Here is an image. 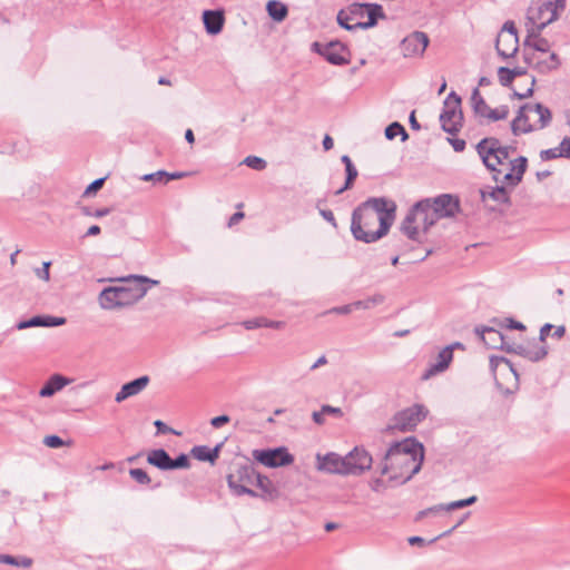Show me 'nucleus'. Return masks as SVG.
Masks as SVG:
<instances>
[{
  "instance_id": "nucleus-1",
  "label": "nucleus",
  "mask_w": 570,
  "mask_h": 570,
  "mask_svg": "<svg viewBox=\"0 0 570 570\" xmlns=\"http://www.w3.org/2000/svg\"><path fill=\"white\" fill-rule=\"evenodd\" d=\"M424 445L414 436L393 442L377 469L394 485H403L417 474L424 462Z\"/></svg>"
},
{
  "instance_id": "nucleus-2",
  "label": "nucleus",
  "mask_w": 570,
  "mask_h": 570,
  "mask_svg": "<svg viewBox=\"0 0 570 570\" xmlns=\"http://www.w3.org/2000/svg\"><path fill=\"white\" fill-rule=\"evenodd\" d=\"M128 285L104 288L99 295V304L104 309H114L135 304L148 292L145 284L157 285L158 281L146 276L130 275L125 279Z\"/></svg>"
},
{
  "instance_id": "nucleus-3",
  "label": "nucleus",
  "mask_w": 570,
  "mask_h": 570,
  "mask_svg": "<svg viewBox=\"0 0 570 570\" xmlns=\"http://www.w3.org/2000/svg\"><path fill=\"white\" fill-rule=\"evenodd\" d=\"M431 205V198L416 202L406 213L401 223V232L413 242L421 240V232L425 234L438 222Z\"/></svg>"
},
{
  "instance_id": "nucleus-4",
  "label": "nucleus",
  "mask_w": 570,
  "mask_h": 570,
  "mask_svg": "<svg viewBox=\"0 0 570 570\" xmlns=\"http://www.w3.org/2000/svg\"><path fill=\"white\" fill-rule=\"evenodd\" d=\"M564 0H534L527 12V31L537 36L551 22L558 19L559 12L564 9Z\"/></svg>"
},
{
  "instance_id": "nucleus-5",
  "label": "nucleus",
  "mask_w": 570,
  "mask_h": 570,
  "mask_svg": "<svg viewBox=\"0 0 570 570\" xmlns=\"http://www.w3.org/2000/svg\"><path fill=\"white\" fill-rule=\"evenodd\" d=\"M256 474H258L253 464L248 462L234 463V471L227 475V484L234 495L258 497V492L250 489L249 485L255 483Z\"/></svg>"
},
{
  "instance_id": "nucleus-6",
  "label": "nucleus",
  "mask_w": 570,
  "mask_h": 570,
  "mask_svg": "<svg viewBox=\"0 0 570 570\" xmlns=\"http://www.w3.org/2000/svg\"><path fill=\"white\" fill-rule=\"evenodd\" d=\"M364 205L377 214L376 220H379L380 226L374 232V238H382L387 235L395 219L397 208L395 202L385 197H370L364 202Z\"/></svg>"
},
{
  "instance_id": "nucleus-7",
  "label": "nucleus",
  "mask_w": 570,
  "mask_h": 570,
  "mask_svg": "<svg viewBox=\"0 0 570 570\" xmlns=\"http://www.w3.org/2000/svg\"><path fill=\"white\" fill-rule=\"evenodd\" d=\"M441 128L454 136L463 126V112L461 109V97L451 91L443 102V109L440 114Z\"/></svg>"
},
{
  "instance_id": "nucleus-8",
  "label": "nucleus",
  "mask_w": 570,
  "mask_h": 570,
  "mask_svg": "<svg viewBox=\"0 0 570 570\" xmlns=\"http://www.w3.org/2000/svg\"><path fill=\"white\" fill-rule=\"evenodd\" d=\"M376 222V217L373 213L368 212V208L362 203L354 208L351 218V233L356 240L365 244H371L380 238H374V232L365 230L370 228Z\"/></svg>"
},
{
  "instance_id": "nucleus-9",
  "label": "nucleus",
  "mask_w": 570,
  "mask_h": 570,
  "mask_svg": "<svg viewBox=\"0 0 570 570\" xmlns=\"http://www.w3.org/2000/svg\"><path fill=\"white\" fill-rule=\"evenodd\" d=\"M252 455L254 460L267 468L285 466L294 462V456L285 446H278L274 449H256L253 450Z\"/></svg>"
},
{
  "instance_id": "nucleus-10",
  "label": "nucleus",
  "mask_w": 570,
  "mask_h": 570,
  "mask_svg": "<svg viewBox=\"0 0 570 570\" xmlns=\"http://www.w3.org/2000/svg\"><path fill=\"white\" fill-rule=\"evenodd\" d=\"M312 50L334 66H345L350 63L347 56L350 55L348 48L341 41H330L322 45L317 41L312 43Z\"/></svg>"
},
{
  "instance_id": "nucleus-11",
  "label": "nucleus",
  "mask_w": 570,
  "mask_h": 570,
  "mask_svg": "<svg viewBox=\"0 0 570 570\" xmlns=\"http://www.w3.org/2000/svg\"><path fill=\"white\" fill-rule=\"evenodd\" d=\"M429 414V410L423 404H413L400 412L394 417L393 428L406 432L414 430Z\"/></svg>"
},
{
  "instance_id": "nucleus-12",
  "label": "nucleus",
  "mask_w": 570,
  "mask_h": 570,
  "mask_svg": "<svg viewBox=\"0 0 570 570\" xmlns=\"http://www.w3.org/2000/svg\"><path fill=\"white\" fill-rule=\"evenodd\" d=\"M347 475H361L370 470L373 463L372 455L361 446H355L345 455Z\"/></svg>"
},
{
  "instance_id": "nucleus-13",
  "label": "nucleus",
  "mask_w": 570,
  "mask_h": 570,
  "mask_svg": "<svg viewBox=\"0 0 570 570\" xmlns=\"http://www.w3.org/2000/svg\"><path fill=\"white\" fill-rule=\"evenodd\" d=\"M430 39L423 31H413L400 43L401 51L405 58L421 57L429 46Z\"/></svg>"
},
{
  "instance_id": "nucleus-14",
  "label": "nucleus",
  "mask_w": 570,
  "mask_h": 570,
  "mask_svg": "<svg viewBox=\"0 0 570 570\" xmlns=\"http://www.w3.org/2000/svg\"><path fill=\"white\" fill-rule=\"evenodd\" d=\"M431 205L438 219L454 217L460 212V200L451 194H442L431 198Z\"/></svg>"
},
{
  "instance_id": "nucleus-15",
  "label": "nucleus",
  "mask_w": 570,
  "mask_h": 570,
  "mask_svg": "<svg viewBox=\"0 0 570 570\" xmlns=\"http://www.w3.org/2000/svg\"><path fill=\"white\" fill-rule=\"evenodd\" d=\"M316 469L322 472L347 475L345 456L335 452L316 454Z\"/></svg>"
},
{
  "instance_id": "nucleus-16",
  "label": "nucleus",
  "mask_w": 570,
  "mask_h": 570,
  "mask_svg": "<svg viewBox=\"0 0 570 570\" xmlns=\"http://www.w3.org/2000/svg\"><path fill=\"white\" fill-rule=\"evenodd\" d=\"M500 147H502V145L495 137H485L481 139L475 147L484 166L490 171H498V174H500V169L495 167V164L491 161V158L494 159Z\"/></svg>"
},
{
  "instance_id": "nucleus-17",
  "label": "nucleus",
  "mask_w": 570,
  "mask_h": 570,
  "mask_svg": "<svg viewBox=\"0 0 570 570\" xmlns=\"http://www.w3.org/2000/svg\"><path fill=\"white\" fill-rule=\"evenodd\" d=\"M502 31H507L509 33L507 37V42H509V46H512V49L509 52L500 48V45L505 42L502 33H500L497 38L495 49L499 56H501L503 59H508L513 57L518 51V31L513 21H505L502 27Z\"/></svg>"
},
{
  "instance_id": "nucleus-18",
  "label": "nucleus",
  "mask_w": 570,
  "mask_h": 570,
  "mask_svg": "<svg viewBox=\"0 0 570 570\" xmlns=\"http://www.w3.org/2000/svg\"><path fill=\"white\" fill-rule=\"evenodd\" d=\"M508 353L517 354L535 363L542 361L548 355V346L546 344L538 345L537 343L533 346L519 344L518 346L509 347Z\"/></svg>"
},
{
  "instance_id": "nucleus-19",
  "label": "nucleus",
  "mask_w": 570,
  "mask_h": 570,
  "mask_svg": "<svg viewBox=\"0 0 570 570\" xmlns=\"http://www.w3.org/2000/svg\"><path fill=\"white\" fill-rule=\"evenodd\" d=\"M452 361L453 354L451 353V348H442L438 354L436 362L430 364V366L423 372L421 379L426 381L440 373H443L445 370H448Z\"/></svg>"
},
{
  "instance_id": "nucleus-20",
  "label": "nucleus",
  "mask_w": 570,
  "mask_h": 570,
  "mask_svg": "<svg viewBox=\"0 0 570 570\" xmlns=\"http://www.w3.org/2000/svg\"><path fill=\"white\" fill-rule=\"evenodd\" d=\"M530 112V104H524L519 108L517 117L511 121V131L514 136L529 134L535 130V127L529 121Z\"/></svg>"
},
{
  "instance_id": "nucleus-21",
  "label": "nucleus",
  "mask_w": 570,
  "mask_h": 570,
  "mask_svg": "<svg viewBox=\"0 0 570 570\" xmlns=\"http://www.w3.org/2000/svg\"><path fill=\"white\" fill-rule=\"evenodd\" d=\"M474 333L489 348L498 350L504 344V335L501 330L492 326H475Z\"/></svg>"
},
{
  "instance_id": "nucleus-22",
  "label": "nucleus",
  "mask_w": 570,
  "mask_h": 570,
  "mask_svg": "<svg viewBox=\"0 0 570 570\" xmlns=\"http://www.w3.org/2000/svg\"><path fill=\"white\" fill-rule=\"evenodd\" d=\"M150 379L148 375L139 376L130 382L125 383L120 391L116 394L115 401L117 403H121L126 399L130 396H135L139 394L142 390L147 387L149 384Z\"/></svg>"
},
{
  "instance_id": "nucleus-23",
  "label": "nucleus",
  "mask_w": 570,
  "mask_h": 570,
  "mask_svg": "<svg viewBox=\"0 0 570 570\" xmlns=\"http://www.w3.org/2000/svg\"><path fill=\"white\" fill-rule=\"evenodd\" d=\"M203 22L208 35L216 36L222 32L225 23V13L223 10H205L203 12Z\"/></svg>"
},
{
  "instance_id": "nucleus-24",
  "label": "nucleus",
  "mask_w": 570,
  "mask_h": 570,
  "mask_svg": "<svg viewBox=\"0 0 570 570\" xmlns=\"http://www.w3.org/2000/svg\"><path fill=\"white\" fill-rule=\"evenodd\" d=\"M254 484L261 490L257 498H261L264 501H274L279 497L277 487L266 475L261 473L256 474Z\"/></svg>"
},
{
  "instance_id": "nucleus-25",
  "label": "nucleus",
  "mask_w": 570,
  "mask_h": 570,
  "mask_svg": "<svg viewBox=\"0 0 570 570\" xmlns=\"http://www.w3.org/2000/svg\"><path fill=\"white\" fill-rule=\"evenodd\" d=\"M222 448L223 442L216 444L214 448H209L207 445H195L190 450V455L198 461L214 464L219 458Z\"/></svg>"
},
{
  "instance_id": "nucleus-26",
  "label": "nucleus",
  "mask_w": 570,
  "mask_h": 570,
  "mask_svg": "<svg viewBox=\"0 0 570 570\" xmlns=\"http://www.w3.org/2000/svg\"><path fill=\"white\" fill-rule=\"evenodd\" d=\"M365 16H367V20L356 21L354 22V27L365 30L376 26L377 20L384 18L382 6L379 3H365Z\"/></svg>"
},
{
  "instance_id": "nucleus-27",
  "label": "nucleus",
  "mask_w": 570,
  "mask_h": 570,
  "mask_svg": "<svg viewBox=\"0 0 570 570\" xmlns=\"http://www.w3.org/2000/svg\"><path fill=\"white\" fill-rule=\"evenodd\" d=\"M70 383V380L61 374L51 375L48 381L43 384V386L39 391V395L41 397H50L61 389H63L67 384Z\"/></svg>"
},
{
  "instance_id": "nucleus-28",
  "label": "nucleus",
  "mask_w": 570,
  "mask_h": 570,
  "mask_svg": "<svg viewBox=\"0 0 570 570\" xmlns=\"http://www.w3.org/2000/svg\"><path fill=\"white\" fill-rule=\"evenodd\" d=\"M147 462L161 471H170L171 458L164 449L149 451L147 454Z\"/></svg>"
},
{
  "instance_id": "nucleus-29",
  "label": "nucleus",
  "mask_w": 570,
  "mask_h": 570,
  "mask_svg": "<svg viewBox=\"0 0 570 570\" xmlns=\"http://www.w3.org/2000/svg\"><path fill=\"white\" fill-rule=\"evenodd\" d=\"M242 325L249 331L261 327L281 330L285 326V323L282 321H271L267 320L266 317L261 316L252 320H246L242 323Z\"/></svg>"
},
{
  "instance_id": "nucleus-30",
  "label": "nucleus",
  "mask_w": 570,
  "mask_h": 570,
  "mask_svg": "<svg viewBox=\"0 0 570 570\" xmlns=\"http://www.w3.org/2000/svg\"><path fill=\"white\" fill-rule=\"evenodd\" d=\"M540 35L541 33L530 37V31H527V37L523 41L524 48H531L543 53L548 52L550 50V42L546 38H542Z\"/></svg>"
},
{
  "instance_id": "nucleus-31",
  "label": "nucleus",
  "mask_w": 570,
  "mask_h": 570,
  "mask_svg": "<svg viewBox=\"0 0 570 570\" xmlns=\"http://www.w3.org/2000/svg\"><path fill=\"white\" fill-rule=\"evenodd\" d=\"M268 16L276 22L283 21L287 14V7L278 0H269L266 4Z\"/></svg>"
},
{
  "instance_id": "nucleus-32",
  "label": "nucleus",
  "mask_w": 570,
  "mask_h": 570,
  "mask_svg": "<svg viewBox=\"0 0 570 570\" xmlns=\"http://www.w3.org/2000/svg\"><path fill=\"white\" fill-rule=\"evenodd\" d=\"M482 199L487 197L492 198L494 202L499 204H510V193L508 188L503 185L497 186L492 188L490 191L482 190L481 191Z\"/></svg>"
},
{
  "instance_id": "nucleus-33",
  "label": "nucleus",
  "mask_w": 570,
  "mask_h": 570,
  "mask_svg": "<svg viewBox=\"0 0 570 570\" xmlns=\"http://www.w3.org/2000/svg\"><path fill=\"white\" fill-rule=\"evenodd\" d=\"M489 365H490V370L494 376H495L497 370L503 365L514 375V377L517 380L519 377V374H518L517 370L514 368L512 362L504 356L491 355L490 360H489Z\"/></svg>"
},
{
  "instance_id": "nucleus-34",
  "label": "nucleus",
  "mask_w": 570,
  "mask_h": 570,
  "mask_svg": "<svg viewBox=\"0 0 570 570\" xmlns=\"http://www.w3.org/2000/svg\"><path fill=\"white\" fill-rule=\"evenodd\" d=\"M531 112H535L539 115V128L543 129L548 127L552 119V114L548 107L544 105L537 102L530 104Z\"/></svg>"
},
{
  "instance_id": "nucleus-35",
  "label": "nucleus",
  "mask_w": 570,
  "mask_h": 570,
  "mask_svg": "<svg viewBox=\"0 0 570 570\" xmlns=\"http://www.w3.org/2000/svg\"><path fill=\"white\" fill-rule=\"evenodd\" d=\"M471 102L474 114L484 117L489 110V106L480 94L479 88H474L471 95Z\"/></svg>"
},
{
  "instance_id": "nucleus-36",
  "label": "nucleus",
  "mask_w": 570,
  "mask_h": 570,
  "mask_svg": "<svg viewBox=\"0 0 570 570\" xmlns=\"http://www.w3.org/2000/svg\"><path fill=\"white\" fill-rule=\"evenodd\" d=\"M32 559L29 557H14L11 554H0V563L13 566V567H22L30 568L32 566Z\"/></svg>"
},
{
  "instance_id": "nucleus-37",
  "label": "nucleus",
  "mask_w": 570,
  "mask_h": 570,
  "mask_svg": "<svg viewBox=\"0 0 570 570\" xmlns=\"http://www.w3.org/2000/svg\"><path fill=\"white\" fill-rule=\"evenodd\" d=\"M384 134H385L386 139H389V140H393L397 136H401L402 141H405L409 138V135H407L404 126L397 121L390 124L385 128Z\"/></svg>"
},
{
  "instance_id": "nucleus-38",
  "label": "nucleus",
  "mask_w": 570,
  "mask_h": 570,
  "mask_svg": "<svg viewBox=\"0 0 570 570\" xmlns=\"http://www.w3.org/2000/svg\"><path fill=\"white\" fill-rule=\"evenodd\" d=\"M559 66L560 59L554 52H551L548 59L537 61V69L540 72H549L556 70L559 68Z\"/></svg>"
},
{
  "instance_id": "nucleus-39",
  "label": "nucleus",
  "mask_w": 570,
  "mask_h": 570,
  "mask_svg": "<svg viewBox=\"0 0 570 570\" xmlns=\"http://www.w3.org/2000/svg\"><path fill=\"white\" fill-rule=\"evenodd\" d=\"M384 298L385 297L382 294H375L366 299L353 302L352 306H354V309H370L375 305L382 304Z\"/></svg>"
},
{
  "instance_id": "nucleus-40",
  "label": "nucleus",
  "mask_w": 570,
  "mask_h": 570,
  "mask_svg": "<svg viewBox=\"0 0 570 570\" xmlns=\"http://www.w3.org/2000/svg\"><path fill=\"white\" fill-rule=\"evenodd\" d=\"M30 327H47L46 315H36L29 320H23L16 324L17 330H26Z\"/></svg>"
},
{
  "instance_id": "nucleus-41",
  "label": "nucleus",
  "mask_w": 570,
  "mask_h": 570,
  "mask_svg": "<svg viewBox=\"0 0 570 570\" xmlns=\"http://www.w3.org/2000/svg\"><path fill=\"white\" fill-rule=\"evenodd\" d=\"M528 168V158L524 156H519L518 158L511 161V171L514 173V178L517 181H521L523 175Z\"/></svg>"
},
{
  "instance_id": "nucleus-42",
  "label": "nucleus",
  "mask_w": 570,
  "mask_h": 570,
  "mask_svg": "<svg viewBox=\"0 0 570 570\" xmlns=\"http://www.w3.org/2000/svg\"><path fill=\"white\" fill-rule=\"evenodd\" d=\"M564 156H570V149L568 146H567V148H563L561 146L559 148H549V149L541 150V153H540V158L543 161L552 160V159H556L559 157L564 158Z\"/></svg>"
},
{
  "instance_id": "nucleus-43",
  "label": "nucleus",
  "mask_w": 570,
  "mask_h": 570,
  "mask_svg": "<svg viewBox=\"0 0 570 570\" xmlns=\"http://www.w3.org/2000/svg\"><path fill=\"white\" fill-rule=\"evenodd\" d=\"M345 173H346L345 183H344V185L340 189H337L335 191V195H341L345 190L351 189L353 187V184H354L355 179L357 178V175H358V171H357V169H356V167L354 165L350 166V167H346L345 168Z\"/></svg>"
},
{
  "instance_id": "nucleus-44",
  "label": "nucleus",
  "mask_w": 570,
  "mask_h": 570,
  "mask_svg": "<svg viewBox=\"0 0 570 570\" xmlns=\"http://www.w3.org/2000/svg\"><path fill=\"white\" fill-rule=\"evenodd\" d=\"M493 174V179L497 181V183H501L502 185L505 184L510 187H515L517 185H519L521 181H517V179L514 178V173L513 171H509L507 174H504L502 176V173L500 171V174H498V171H491Z\"/></svg>"
},
{
  "instance_id": "nucleus-45",
  "label": "nucleus",
  "mask_w": 570,
  "mask_h": 570,
  "mask_svg": "<svg viewBox=\"0 0 570 570\" xmlns=\"http://www.w3.org/2000/svg\"><path fill=\"white\" fill-rule=\"evenodd\" d=\"M509 115V107L507 105H502L499 108L491 109L489 107V110L484 117H488L492 121L503 120Z\"/></svg>"
},
{
  "instance_id": "nucleus-46",
  "label": "nucleus",
  "mask_w": 570,
  "mask_h": 570,
  "mask_svg": "<svg viewBox=\"0 0 570 570\" xmlns=\"http://www.w3.org/2000/svg\"><path fill=\"white\" fill-rule=\"evenodd\" d=\"M355 20H352L351 17H348V12L345 10H340L337 13V23L340 27L344 28L348 31H355L358 28L354 27Z\"/></svg>"
},
{
  "instance_id": "nucleus-47",
  "label": "nucleus",
  "mask_w": 570,
  "mask_h": 570,
  "mask_svg": "<svg viewBox=\"0 0 570 570\" xmlns=\"http://www.w3.org/2000/svg\"><path fill=\"white\" fill-rule=\"evenodd\" d=\"M498 78L500 85L503 87H510L512 85V81L514 80L512 71L508 67L498 68Z\"/></svg>"
},
{
  "instance_id": "nucleus-48",
  "label": "nucleus",
  "mask_w": 570,
  "mask_h": 570,
  "mask_svg": "<svg viewBox=\"0 0 570 570\" xmlns=\"http://www.w3.org/2000/svg\"><path fill=\"white\" fill-rule=\"evenodd\" d=\"M243 164L255 170H264L267 166L266 160L258 156H247Z\"/></svg>"
},
{
  "instance_id": "nucleus-49",
  "label": "nucleus",
  "mask_w": 570,
  "mask_h": 570,
  "mask_svg": "<svg viewBox=\"0 0 570 570\" xmlns=\"http://www.w3.org/2000/svg\"><path fill=\"white\" fill-rule=\"evenodd\" d=\"M348 17H351L352 20L362 21V19L365 17V3H353L348 7Z\"/></svg>"
},
{
  "instance_id": "nucleus-50",
  "label": "nucleus",
  "mask_w": 570,
  "mask_h": 570,
  "mask_svg": "<svg viewBox=\"0 0 570 570\" xmlns=\"http://www.w3.org/2000/svg\"><path fill=\"white\" fill-rule=\"evenodd\" d=\"M515 149L517 148L514 145L500 147L497 156L493 159V164H495V166L503 164V161L507 160L510 157V155L515 151Z\"/></svg>"
},
{
  "instance_id": "nucleus-51",
  "label": "nucleus",
  "mask_w": 570,
  "mask_h": 570,
  "mask_svg": "<svg viewBox=\"0 0 570 570\" xmlns=\"http://www.w3.org/2000/svg\"><path fill=\"white\" fill-rule=\"evenodd\" d=\"M129 475L139 484L148 485L151 482L150 476L142 469H130Z\"/></svg>"
},
{
  "instance_id": "nucleus-52",
  "label": "nucleus",
  "mask_w": 570,
  "mask_h": 570,
  "mask_svg": "<svg viewBox=\"0 0 570 570\" xmlns=\"http://www.w3.org/2000/svg\"><path fill=\"white\" fill-rule=\"evenodd\" d=\"M476 501H478V498L475 495H472V497H469V498L463 499V500H458V501H453V502L446 503L445 509H446V511L462 509V508L472 505Z\"/></svg>"
},
{
  "instance_id": "nucleus-53",
  "label": "nucleus",
  "mask_w": 570,
  "mask_h": 570,
  "mask_svg": "<svg viewBox=\"0 0 570 570\" xmlns=\"http://www.w3.org/2000/svg\"><path fill=\"white\" fill-rule=\"evenodd\" d=\"M190 466L189 456L185 453H180L177 458L171 459L170 471L176 469H188Z\"/></svg>"
},
{
  "instance_id": "nucleus-54",
  "label": "nucleus",
  "mask_w": 570,
  "mask_h": 570,
  "mask_svg": "<svg viewBox=\"0 0 570 570\" xmlns=\"http://www.w3.org/2000/svg\"><path fill=\"white\" fill-rule=\"evenodd\" d=\"M492 322L497 323L501 328L507 327L509 330H518V331H524L525 325L519 321H515L513 318H505V325L501 321L493 320Z\"/></svg>"
},
{
  "instance_id": "nucleus-55",
  "label": "nucleus",
  "mask_w": 570,
  "mask_h": 570,
  "mask_svg": "<svg viewBox=\"0 0 570 570\" xmlns=\"http://www.w3.org/2000/svg\"><path fill=\"white\" fill-rule=\"evenodd\" d=\"M50 266H51V262L50 261L43 262L41 267L35 268L36 276L38 278L45 281V282H49V279H50Z\"/></svg>"
},
{
  "instance_id": "nucleus-56",
  "label": "nucleus",
  "mask_w": 570,
  "mask_h": 570,
  "mask_svg": "<svg viewBox=\"0 0 570 570\" xmlns=\"http://www.w3.org/2000/svg\"><path fill=\"white\" fill-rule=\"evenodd\" d=\"M43 444L51 449H58L65 445V441L59 435L51 434L45 436Z\"/></svg>"
},
{
  "instance_id": "nucleus-57",
  "label": "nucleus",
  "mask_w": 570,
  "mask_h": 570,
  "mask_svg": "<svg viewBox=\"0 0 570 570\" xmlns=\"http://www.w3.org/2000/svg\"><path fill=\"white\" fill-rule=\"evenodd\" d=\"M165 175H167L166 170H157L141 176L140 179L144 181L165 183Z\"/></svg>"
},
{
  "instance_id": "nucleus-58",
  "label": "nucleus",
  "mask_w": 570,
  "mask_h": 570,
  "mask_svg": "<svg viewBox=\"0 0 570 570\" xmlns=\"http://www.w3.org/2000/svg\"><path fill=\"white\" fill-rule=\"evenodd\" d=\"M105 181H106V177L95 179L92 183H90L87 186V188L85 189L83 195L85 196H90V195L96 194L99 189L102 188Z\"/></svg>"
},
{
  "instance_id": "nucleus-59",
  "label": "nucleus",
  "mask_w": 570,
  "mask_h": 570,
  "mask_svg": "<svg viewBox=\"0 0 570 570\" xmlns=\"http://www.w3.org/2000/svg\"><path fill=\"white\" fill-rule=\"evenodd\" d=\"M323 203V200H317V204H316V207L318 208V212H320V215L326 220L333 227H337V223H336V219H335V216L333 214L332 210L330 209H323V208H320V205Z\"/></svg>"
},
{
  "instance_id": "nucleus-60",
  "label": "nucleus",
  "mask_w": 570,
  "mask_h": 570,
  "mask_svg": "<svg viewBox=\"0 0 570 570\" xmlns=\"http://www.w3.org/2000/svg\"><path fill=\"white\" fill-rule=\"evenodd\" d=\"M82 213L87 216H92V217L99 218V217H104V216L108 215L110 213V208L104 207V208H98V209L91 210L89 207H83Z\"/></svg>"
},
{
  "instance_id": "nucleus-61",
  "label": "nucleus",
  "mask_w": 570,
  "mask_h": 570,
  "mask_svg": "<svg viewBox=\"0 0 570 570\" xmlns=\"http://www.w3.org/2000/svg\"><path fill=\"white\" fill-rule=\"evenodd\" d=\"M353 311H355L354 306H352V303H350V304H346V305L333 307L327 313H335V314H340V315H347V314L352 313Z\"/></svg>"
},
{
  "instance_id": "nucleus-62",
  "label": "nucleus",
  "mask_w": 570,
  "mask_h": 570,
  "mask_svg": "<svg viewBox=\"0 0 570 570\" xmlns=\"http://www.w3.org/2000/svg\"><path fill=\"white\" fill-rule=\"evenodd\" d=\"M230 421V417L226 414L215 416L210 420V424L215 429H219L223 425L227 424Z\"/></svg>"
},
{
  "instance_id": "nucleus-63",
  "label": "nucleus",
  "mask_w": 570,
  "mask_h": 570,
  "mask_svg": "<svg viewBox=\"0 0 570 570\" xmlns=\"http://www.w3.org/2000/svg\"><path fill=\"white\" fill-rule=\"evenodd\" d=\"M154 425L155 428L157 429V433H163V434H166V433H173V434H179L178 432H176L174 429L169 428L166 423H164L163 421L160 420H156L154 422Z\"/></svg>"
},
{
  "instance_id": "nucleus-64",
  "label": "nucleus",
  "mask_w": 570,
  "mask_h": 570,
  "mask_svg": "<svg viewBox=\"0 0 570 570\" xmlns=\"http://www.w3.org/2000/svg\"><path fill=\"white\" fill-rule=\"evenodd\" d=\"M448 141L453 147L454 151L461 153L465 149L466 142L463 139L460 138H448Z\"/></svg>"
}]
</instances>
